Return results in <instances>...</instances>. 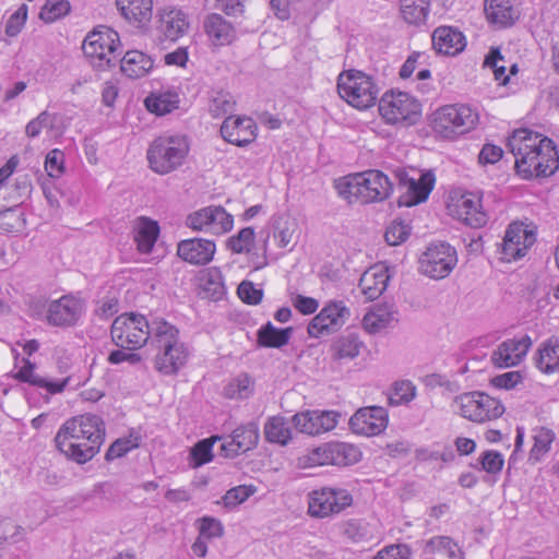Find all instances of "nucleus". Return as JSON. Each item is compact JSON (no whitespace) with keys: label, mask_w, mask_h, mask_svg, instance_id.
I'll return each instance as SVG.
<instances>
[{"label":"nucleus","mask_w":559,"mask_h":559,"mask_svg":"<svg viewBox=\"0 0 559 559\" xmlns=\"http://www.w3.org/2000/svg\"><path fill=\"white\" fill-rule=\"evenodd\" d=\"M412 550L406 544H394L381 549L373 559H409Z\"/></svg>","instance_id":"nucleus-62"},{"label":"nucleus","mask_w":559,"mask_h":559,"mask_svg":"<svg viewBox=\"0 0 559 559\" xmlns=\"http://www.w3.org/2000/svg\"><path fill=\"white\" fill-rule=\"evenodd\" d=\"M58 450L78 464L91 461L105 441L103 419L84 414L68 419L55 437Z\"/></svg>","instance_id":"nucleus-2"},{"label":"nucleus","mask_w":559,"mask_h":559,"mask_svg":"<svg viewBox=\"0 0 559 559\" xmlns=\"http://www.w3.org/2000/svg\"><path fill=\"white\" fill-rule=\"evenodd\" d=\"M204 29L212 43L217 46L230 44L236 36L233 25L217 13H212L205 19Z\"/></svg>","instance_id":"nucleus-33"},{"label":"nucleus","mask_w":559,"mask_h":559,"mask_svg":"<svg viewBox=\"0 0 559 559\" xmlns=\"http://www.w3.org/2000/svg\"><path fill=\"white\" fill-rule=\"evenodd\" d=\"M360 450L346 442H326L316 448L310 455L314 465L348 466L360 461Z\"/></svg>","instance_id":"nucleus-17"},{"label":"nucleus","mask_w":559,"mask_h":559,"mask_svg":"<svg viewBox=\"0 0 559 559\" xmlns=\"http://www.w3.org/2000/svg\"><path fill=\"white\" fill-rule=\"evenodd\" d=\"M70 11V3L67 0H46L39 12V19L46 23H52Z\"/></svg>","instance_id":"nucleus-49"},{"label":"nucleus","mask_w":559,"mask_h":559,"mask_svg":"<svg viewBox=\"0 0 559 559\" xmlns=\"http://www.w3.org/2000/svg\"><path fill=\"white\" fill-rule=\"evenodd\" d=\"M508 148L515 157L516 173L524 179L549 177L559 168V154L547 136L518 129L509 136Z\"/></svg>","instance_id":"nucleus-1"},{"label":"nucleus","mask_w":559,"mask_h":559,"mask_svg":"<svg viewBox=\"0 0 559 559\" xmlns=\"http://www.w3.org/2000/svg\"><path fill=\"white\" fill-rule=\"evenodd\" d=\"M450 213L456 219L473 228H480L488 222L483 207L481 197L476 192H465L449 205Z\"/></svg>","instance_id":"nucleus-19"},{"label":"nucleus","mask_w":559,"mask_h":559,"mask_svg":"<svg viewBox=\"0 0 559 559\" xmlns=\"http://www.w3.org/2000/svg\"><path fill=\"white\" fill-rule=\"evenodd\" d=\"M216 245L213 240L191 238L181 240L177 246V254L192 265H205L213 260Z\"/></svg>","instance_id":"nucleus-26"},{"label":"nucleus","mask_w":559,"mask_h":559,"mask_svg":"<svg viewBox=\"0 0 559 559\" xmlns=\"http://www.w3.org/2000/svg\"><path fill=\"white\" fill-rule=\"evenodd\" d=\"M258 127L249 117H228L221 127V134L227 142L246 146L257 138Z\"/></svg>","instance_id":"nucleus-25"},{"label":"nucleus","mask_w":559,"mask_h":559,"mask_svg":"<svg viewBox=\"0 0 559 559\" xmlns=\"http://www.w3.org/2000/svg\"><path fill=\"white\" fill-rule=\"evenodd\" d=\"M534 444L530 452V460L538 462L549 452L551 443L555 440V432L545 427H538L533 430Z\"/></svg>","instance_id":"nucleus-42"},{"label":"nucleus","mask_w":559,"mask_h":559,"mask_svg":"<svg viewBox=\"0 0 559 559\" xmlns=\"http://www.w3.org/2000/svg\"><path fill=\"white\" fill-rule=\"evenodd\" d=\"M179 95L174 91L152 93L145 98V106L148 111L157 116H164L177 109Z\"/></svg>","instance_id":"nucleus-39"},{"label":"nucleus","mask_w":559,"mask_h":559,"mask_svg":"<svg viewBox=\"0 0 559 559\" xmlns=\"http://www.w3.org/2000/svg\"><path fill=\"white\" fill-rule=\"evenodd\" d=\"M379 112L389 124H413L421 115V105L406 92L388 91L379 100Z\"/></svg>","instance_id":"nucleus-10"},{"label":"nucleus","mask_w":559,"mask_h":559,"mask_svg":"<svg viewBox=\"0 0 559 559\" xmlns=\"http://www.w3.org/2000/svg\"><path fill=\"white\" fill-rule=\"evenodd\" d=\"M481 469L489 474H498L501 472L504 460L501 453L495 450H487L479 456Z\"/></svg>","instance_id":"nucleus-57"},{"label":"nucleus","mask_w":559,"mask_h":559,"mask_svg":"<svg viewBox=\"0 0 559 559\" xmlns=\"http://www.w3.org/2000/svg\"><path fill=\"white\" fill-rule=\"evenodd\" d=\"M235 108V100L229 94L218 93L210 104V112L214 118L231 114Z\"/></svg>","instance_id":"nucleus-56"},{"label":"nucleus","mask_w":559,"mask_h":559,"mask_svg":"<svg viewBox=\"0 0 559 559\" xmlns=\"http://www.w3.org/2000/svg\"><path fill=\"white\" fill-rule=\"evenodd\" d=\"M216 440H221L219 437H212L199 441L191 450V456L194 461L195 466H201L213 460V444Z\"/></svg>","instance_id":"nucleus-52"},{"label":"nucleus","mask_w":559,"mask_h":559,"mask_svg":"<svg viewBox=\"0 0 559 559\" xmlns=\"http://www.w3.org/2000/svg\"><path fill=\"white\" fill-rule=\"evenodd\" d=\"M186 224L193 230L218 236L231 230L234 217L223 206L210 205L189 214Z\"/></svg>","instance_id":"nucleus-14"},{"label":"nucleus","mask_w":559,"mask_h":559,"mask_svg":"<svg viewBox=\"0 0 559 559\" xmlns=\"http://www.w3.org/2000/svg\"><path fill=\"white\" fill-rule=\"evenodd\" d=\"M12 352L14 354L13 377L20 382L35 385L34 365L27 358L20 359L15 349H12Z\"/></svg>","instance_id":"nucleus-51"},{"label":"nucleus","mask_w":559,"mask_h":559,"mask_svg":"<svg viewBox=\"0 0 559 559\" xmlns=\"http://www.w3.org/2000/svg\"><path fill=\"white\" fill-rule=\"evenodd\" d=\"M27 19V5L22 4L13 14L10 15L5 23V34L8 36H16L23 28Z\"/></svg>","instance_id":"nucleus-59"},{"label":"nucleus","mask_w":559,"mask_h":559,"mask_svg":"<svg viewBox=\"0 0 559 559\" xmlns=\"http://www.w3.org/2000/svg\"><path fill=\"white\" fill-rule=\"evenodd\" d=\"M436 554H443L449 559H465L460 546L449 536H433L426 540L420 559H435Z\"/></svg>","instance_id":"nucleus-32"},{"label":"nucleus","mask_w":559,"mask_h":559,"mask_svg":"<svg viewBox=\"0 0 559 559\" xmlns=\"http://www.w3.org/2000/svg\"><path fill=\"white\" fill-rule=\"evenodd\" d=\"M392 321L393 314L385 308L378 307L364 316L362 325L367 332L377 333L389 326Z\"/></svg>","instance_id":"nucleus-43"},{"label":"nucleus","mask_w":559,"mask_h":559,"mask_svg":"<svg viewBox=\"0 0 559 559\" xmlns=\"http://www.w3.org/2000/svg\"><path fill=\"white\" fill-rule=\"evenodd\" d=\"M45 170L50 178H60L64 174V153L58 148L48 152Z\"/></svg>","instance_id":"nucleus-53"},{"label":"nucleus","mask_w":559,"mask_h":559,"mask_svg":"<svg viewBox=\"0 0 559 559\" xmlns=\"http://www.w3.org/2000/svg\"><path fill=\"white\" fill-rule=\"evenodd\" d=\"M252 392L253 381L246 373L239 374L233 379L224 389V394L228 399H248Z\"/></svg>","instance_id":"nucleus-46"},{"label":"nucleus","mask_w":559,"mask_h":559,"mask_svg":"<svg viewBox=\"0 0 559 559\" xmlns=\"http://www.w3.org/2000/svg\"><path fill=\"white\" fill-rule=\"evenodd\" d=\"M436 177L432 171L420 174L418 179L409 178L406 174L400 176V183L406 189L399 199L400 206H414L426 201L432 191Z\"/></svg>","instance_id":"nucleus-21"},{"label":"nucleus","mask_w":559,"mask_h":559,"mask_svg":"<svg viewBox=\"0 0 559 559\" xmlns=\"http://www.w3.org/2000/svg\"><path fill=\"white\" fill-rule=\"evenodd\" d=\"M531 346L532 340L528 335L506 340L492 352L490 359L498 368L513 367L524 359Z\"/></svg>","instance_id":"nucleus-24"},{"label":"nucleus","mask_w":559,"mask_h":559,"mask_svg":"<svg viewBox=\"0 0 559 559\" xmlns=\"http://www.w3.org/2000/svg\"><path fill=\"white\" fill-rule=\"evenodd\" d=\"M411 233L409 226L402 221H394L386 228L384 238L390 246H399L404 242Z\"/></svg>","instance_id":"nucleus-55"},{"label":"nucleus","mask_w":559,"mask_h":559,"mask_svg":"<svg viewBox=\"0 0 559 559\" xmlns=\"http://www.w3.org/2000/svg\"><path fill=\"white\" fill-rule=\"evenodd\" d=\"M238 296L248 305H258L262 300L263 292L257 288L252 282L243 281L238 286Z\"/></svg>","instance_id":"nucleus-61"},{"label":"nucleus","mask_w":559,"mask_h":559,"mask_svg":"<svg viewBox=\"0 0 559 559\" xmlns=\"http://www.w3.org/2000/svg\"><path fill=\"white\" fill-rule=\"evenodd\" d=\"M504 62V58L501 55L499 48L491 47L484 60V67L492 70L495 80L506 85L509 81V75L506 73V66L500 64Z\"/></svg>","instance_id":"nucleus-50"},{"label":"nucleus","mask_w":559,"mask_h":559,"mask_svg":"<svg viewBox=\"0 0 559 559\" xmlns=\"http://www.w3.org/2000/svg\"><path fill=\"white\" fill-rule=\"evenodd\" d=\"M340 414L334 411H308L293 416L297 430L307 435H320L335 428Z\"/></svg>","instance_id":"nucleus-23"},{"label":"nucleus","mask_w":559,"mask_h":559,"mask_svg":"<svg viewBox=\"0 0 559 559\" xmlns=\"http://www.w3.org/2000/svg\"><path fill=\"white\" fill-rule=\"evenodd\" d=\"M159 235L157 222L146 217H140L134 227V241L138 250L142 253H150Z\"/></svg>","instance_id":"nucleus-34"},{"label":"nucleus","mask_w":559,"mask_h":559,"mask_svg":"<svg viewBox=\"0 0 559 559\" xmlns=\"http://www.w3.org/2000/svg\"><path fill=\"white\" fill-rule=\"evenodd\" d=\"M390 280L389 270L382 264L369 267L359 280V288L367 300H374L386 289Z\"/></svg>","instance_id":"nucleus-29"},{"label":"nucleus","mask_w":559,"mask_h":559,"mask_svg":"<svg viewBox=\"0 0 559 559\" xmlns=\"http://www.w3.org/2000/svg\"><path fill=\"white\" fill-rule=\"evenodd\" d=\"M189 152L183 135H162L147 150V160L153 171L166 175L182 165Z\"/></svg>","instance_id":"nucleus-7"},{"label":"nucleus","mask_w":559,"mask_h":559,"mask_svg":"<svg viewBox=\"0 0 559 559\" xmlns=\"http://www.w3.org/2000/svg\"><path fill=\"white\" fill-rule=\"evenodd\" d=\"M419 262L423 274L441 280L447 277L456 265V250L445 242L431 243Z\"/></svg>","instance_id":"nucleus-13"},{"label":"nucleus","mask_w":559,"mask_h":559,"mask_svg":"<svg viewBox=\"0 0 559 559\" xmlns=\"http://www.w3.org/2000/svg\"><path fill=\"white\" fill-rule=\"evenodd\" d=\"M121 15L136 28H146L153 16V0H116Z\"/></svg>","instance_id":"nucleus-28"},{"label":"nucleus","mask_w":559,"mask_h":559,"mask_svg":"<svg viewBox=\"0 0 559 559\" xmlns=\"http://www.w3.org/2000/svg\"><path fill=\"white\" fill-rule=\"evenodd\" d=\"M466 46L464 35L450 26H440L432 33V47L441 55L455 56Z\"/></svg>","instance_id":"nucleus-30"},{"label":"nucleus","mask_w":559,"mask_h":559,"mask_svg":"<svg viewBox=\"0 0 559 559\" xmlns=\"http://www.w3.org/2000/svg\"><path fill=\"white\" fill-rule=\"evenodd\" d=\"M335 189L349 203L368 204L386 200L393 191V185L381 170L369 169L338 178L335 180Z\"/></svg>","instance_id":"nucleus-4"},{"label":"nucleus","mask_w":559,"mask_h":559,"mask_svg":"<svg viewBox=\"0 0 559 559\" xmlns=\"http://www.w3.org/2000/svg\"><path fill=\"white\" fill-rule=\"evenodd\" d=\"M120 47L119 34L112 28L99 25L84 38L82 49L93 68L105 70L115 64Z\"/></svg>","instance_id":"nucleus-8"},{"label":"nucleus","mask_w":559,"mask_h":559,"mask_svg":"<svg viewBox=\"0 0 559 559\" xmlns=\"http://www.w3.org/2000/svg\"><path fill=\"white\" fill-rule=\"evenodd\" d=\"M364 347V342L355 333H348L340 336L331 346L332 357L334 359H354Z\"/></svg>","instance_id":"nucleus-38"},{"label":"nucleus","mask_w":559,"mask_h":559,"mask_svg":"<svg viewBox=\"0 0 559 559\" xmlns=\"http://www.w3.org/2000/svg\"><path fill=\"white\" fill-rule=\"evenodd\" d=\"M201 285L203 290L214 299H219L225 294L223 275L216 267H210L203 272Z\"/></svg>","instance_id":"nucleus-45"},{"label":"nucleus","mask_w":559,"mask_h":559,"mask_svg":"<svg viewBox=\"0 0 559 559\" xmlns=\"http://www.w3.org/2000/svg\"><path fill=\"white\" fill-rule=\"evenodd\" d=\"M264 435L269 442L285 445L292 439L289 425L283 417L275 416L267 420L264 426Z\"/></svg>","instance_id":"nucleus-41"},{"label":"nucleus","mask_w":559,"mask_h":559,"mask_svg":"<svg viewBox=\"0 0 559 559\" xmlns=\"http://www.w3.org/2000/svg\"><path fill=\"white\" fill-rule=\"evenodd\" d=\"M157 320L165 319L154 317L147 320L142 314L123 313L111 324V340L120 348H129V350L141 348L148 340L153 342V323Z\"/></svg>","instance_id":"nucleus-5"},{"label":"nucleus","mask_w":559,"mask_h":559,"mask_svg":"<svg viewBox=\"0 0 559 559\" xmlns=\"http://www.w3.org/2000/svg\"><path fill=\"white\" fill-rule=\"evenodd\" d=\"M429 5V0H401V13L407 23L418 25L426 21Z\"/></svg>","instance_id":"nucleus-40"},{"label":"nucleus","mask_w":559,"mask_h":559,"mask_svg":"<svg viewBox=\"0 0 559 559\" xmlns=\"http://www.w3.org/2000/svg\"><path fill=\"white\" fill-rule=\"evenodd\" d=\"M353 503L348 490L323 487L308 495V512L312 518L324 519L341 513Z\"/></svg>","instance_id":"nucleus-12"},{"label":"nucleus","mask_w":559,"mask_h":559,"mask_svg":"<svg viewBox=\"0 0 559 559\" xmlns=\"http://www.w3.org/2000/svg\"><path fill=\"white\" fill-rule=\"evenodd\" d=\"M142 360L141 355L129 350V348H119L112 350L108 356V361L112 365L128 362L132 366L138 365Z\"/></svg>","instance_id":"nucleus-63"},{"label":"nucleus","mask_w":559,"mask_h":559,"mask_svg":"<svg viewBox=\"0 0 559 559\" xmlns=\"http://www.w3.org/2000/svg\"><path fill=\"white\" fill-rule=\"evenodd\" d=\"M502 155L503 150L500 146L486 143L478 154V162L481 165H493L501 159Z\"/></svg>","instance_id":"nucleus-64"},{"label":"nucleus","mask_w":559,"mask_h":559,"mask_svg":"<svg viewBox=\"0 0 559 559\" xmlns=\"http://www.w3.org/2000/svg\"><path fill=\"white\" fill-rule=\"evenodd\" d=\"M477 110L466 104H452L438 108L432 114V130L443 139L456 136L473 130L478 123Z\"/></svg>","instance_id":"nucleus-6"},{"label":"nucleus","mask_w":559,"mask_h":559,"mask_svg":"<svg viewBox=\"0 0 559 559\" xmlns=\"http://www.w3.org/2000/svg\"><path fill=\"white\" fill-rule=\"evenodd\" d=\"M254 245V230L252 227H245L238 234L231 236L227 241V247L231 252L241 254L250 253Z\"/></svg>","instance_id":"nucleus-47"},{"label":"nucleus","mask_w":559,"mask_h":559,"mask_svg":"<svg viewBox=\"0 0 559 559\" xmlns=\"http://www.w3.org/2000/svg\"><path fill=\"white\" fill-rule=\"evenodd\" d=\"M199 532L201 537L211 539L221 537L224 533V527L219 520L211 516H204L200 520Z\"/></svg>","instance_id":"nucleus-60"},{"label":"nucleus","mask_w":559,"mask_h":559,"mask_svg":"<svg viewBox=\"0 0 559 559\" xmlns=\"http://www.w3.org/2000/svg\"><path fill=\"white\" fill-rule=\"evenodd\" d=\"M386 425L388 413L380 406L360 408L349 419L350 429L362 436H377Z\"/></svg>","instance_id":"nucleus-22"},{"label":"nucleus","mask_w":559,"mask_h":559,"mask_svg":"<svg viewBox=\"0 0 559 559\" xmlns=\"http://www.w3.org/2000/svg\"><path fill=\"white\" fill-rule=\"evenodd\" d=\"M259 440V428L254 423H248L236 428L225 440L221 449L226 456L234 457L254 448Z\"/></svg>","instance_id":"nucleus-27"},{"label":"nucleus","mask_w":559,"mask_h":559,"mask_svg":"<svg viewBox=\"0 0 559 559\" xmlns=\"http://www.w3.org/2000/svg\"><path fill=\"white\" fill-rule=\"evenodd\" d=\"M292 333V328L277 329L267 322L258 330L257 342L260 347L280 348L288 343Z\"/></svg>","instance_id":"nucleus-37"},{"label":"nucleus","mask_w":559,"mask_h":559,"mask_svg":"<svg viewBox=\"0 0 559 559\" xmlns=\"http://www.w3.org/2000/svg\"><path fill=\"white\" fill-rule=\"evenodd\" d=\"M340 96L357 109H368L376 104L379 90L373 79L361 71L348 70L338 76Z\"/></svg>","instance_id":"nucleus-9"},{"label":"nucleus","mask_w":559,"mask_h":559,"mask_svg":"<svg viewBox=\"0 0 559 559\" xmlns=\"http://www.w3.org/2000/svg\"><path fill=\"white\" fill-rule=\"evenodd\" d=\"M535 241V233L528 225L520 222L511 223L501 242V260L511 262L525 257Z\"/></svg>","instance_id":"nucleus-16"},{"label":"nucleus","mask_w":559,"mask_h":559,"mask_svg":"<svg viewBox=\"0 0 559 559\" xmlns=\"http://www.w3.org/2000/svg\"><path fill=\"white\" fill-rule=\"evenodd\" d=\"M342 534L354 543L361 542L368 536L367 524L361 520L350 519L342 524Z\"/></svg>","instance_id":"nucleus-54"},{"label":"nucleus","mask_w":559,"mask_h":559,"mask_svg":"<svg viewBox=\"0 0 559 559\" xmlns=\"http://www.w3.org/2000/svg\"><path fill=\"white\" fill-rule=\"evenodd\" d=\"M350 311L341 300L329 301L308 325L311 337H321L340 330L349 318Z\"/></svg>","instance_id":"nucleus-18"},{"label":"nucleus","mask_w":559,"mask_h":559,"mask_svg":"<svg viewBox=\"0 0 559 559\" xmlns=\"http://www.w3.org/2000/svg\"><path fill=\"white\" fill-rule=\"evenodd\" d=\"M454 405L464 418L474 423L497 419L504 412L500 401L478 391L457 396L454 400Z\"/></svg>","instance_id":"nucleus-11"},{"label":"nucleus","mask_w":559,"mask_h":559,"mask_svg":"<svg viewBox=\"0 0 559 559\" xmlns=\"http://www.w3.org/2000/svg\"><path fill=\"white\" fill-rule=\"evenodd\" d=\"M190 28L188 14L178 7L165 5L157 9L156 29L168 40L176 41Z\"/></svg>","instance_id":"nucleus-20"},{"label":"nucleus","mask_w":559,"mask_h":559,"mask_svg":"<svg viewBox=\"0 0 559 559\" xmlns=\"http://www.w3.org/2000/svg\"><path fill=\"white\" fill-rule=\"evenodd\" d=\"M536 367L544 373L559 371V341L548 340L542 344L535 357Z\"/></svg>","instance_id":"nucleus-36"},{"label":"nucleus","mask_w":559,"mask_h":559,"mask_svg":"<svg viewBox=\"0 0 559 559\" xmlns=\"http://www.w3.org/2000/svg\"><path fill=\"white\" fill-rule=\"evenodd\" d=\"M141 436L139 432L132 430L129 436L117 439L107 450L105 459L112 461L121 457L129 451L136 449L140 445Z\"/></svg>","instance_id":"nucleus-44"},{"label":"nucleus","mask_w":559,"mask_h":559,"mask_svg":"<svg viewBox=\"0 0 559 559\" xmlns=\"http://www.w3.org/2000/svg\"><path fill=\"white\" fill-rule=\"evenodd\" d=\"M84 313V302L73 295H63L48 304L45 320L56 328H72L79 323Z\"/></svg>","instance_id":"nucleus-15"},{"label":"nucleus","mask_w":559,"mask_h":559,"mask_svg":"<svg viewBox=\"0 0 559 559\" xmlns=\"http://www.w3.org/2000/svg\"><path fill=\"white\" fill-rule=\"evenodd\" d=\"M485 12L489 21L502 26L511 25L518 19L512 0H486Z\"/></svg>","instance_id":"nucleus-35"},{"label":"nucleus","mask_w":559,"mask_h":559,"mask_svg":"<svg viewBox=\"0 0 559 559\" xmlns=\"http://www.w3.org/2000/svg\"><path fill=\"white\" fill-rule=\"evenodd\" d=\"M154 67V60L140 50H129L120 60L121 72L130 79L146 76Z\"/></svg>","instance_id":"nucleus-31"},{"label":"nucleus","mask_w":559,"mask_h":559,"mask_svg":"<svg viewBox=\"0 0 559 559\" xmlns=\"http://www.w3.org/2000/svg\"><path fill=\"white\" fill-rule=\"evenodd\" d=\"M151 346L156 350L153 359L154 369L163 376H176L190 357V349L180 340L178 328L166 320L153 323Z\"/></svg>","instance_id":"nucleus-3"},{"label":"nucleus","mask_w":559,"mask_h":559,"mask_svg":"<svg viewBox=\"0 0 559 559\" xmlns=\"http://www.w3.org/2000/svg\"><path fill=\"white\" fill-rule=\"evenodd\" d=\"M254 488L251 486H237L229 489L223 497L225 507L233 508L245 502L250 496L254 493Z\"/></svg>","instance_id":"nucleus-58"},{"label":"nucleus","mask_w":559,"mask_h":559,"mask_svg":"<svg viewBox=\"0 0 559 559\" xmlns=\"http://www.w3.org/2000/svg\"><path fill=\"white\" fill-rule=\"evenodd\" d=\"M416 396V386L409 380H400L393 384L392 393L389 397L391 405H403L412 402Z\"/></svg>","instance_id":"nucleus-48"}]
</instances>
